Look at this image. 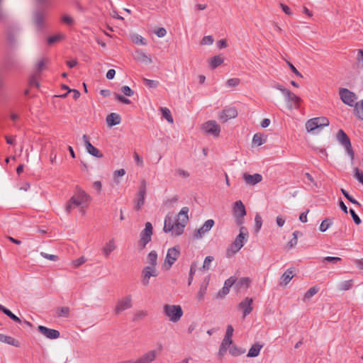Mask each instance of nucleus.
Returning <instances> with one entry per match:
<instances>
[{
    "label": "nucleus",
    "mask_w": 363,
    "mask_h": 363,
    "mask_svg": "<svg viewBox=\"0 0 363 363\" xmlns=\"http://www.w3.org/2000/svg\"><path fill=\"white\" fill-rule=\"evenodd\" d=\"M189 208L183 207L177 214V219L174 220L172 215H167L164 219L163 230L170 233L172 236H179L184 233V229L189 221Z\"/></svg>",
    "instance_id": "1"
},
{
    "label": "nucleus",
    "mask_w": 363,
    "mask_h": 363,
    "mask_svg": "<svg viewBox=\"0 0 363 363\" xmlns=\"http://www.w3.org/2000/svg\"><path fill=\"white\" fill-rule=\"evenodd\" d=\"M90 197L80 187L77 186L73 196L70 198L65 206V210L67 213H70L72 209L77 207L82 208L89 205Z\"/></svg>",
    "instance_id": "2"
},
{
    "label": "nucleus",
    "mask_w": 363,
    "mask_h": 363,
    "mask_svg": "<svg viewBox=\"0 0 363 363\" xmlns=\"http://www.w3.org/2000/svg\"><path fill=\"white\" fill-rule=\"evenodd\" d=\"M247 237L248 232L247 228L241 225L240 233L226 250V257L230 258L235 255L243 247Z\"/></svg>",
    "instance_id": "3"
},
{
    "label": "nucleus",
    "mask_w": 363,
    "mask_h": 363,
    "mask_svg": "<svg viewBox=\"0 0 363 363\" xmlns=\"http://www.w3.org/2000/svg\"><path fill=\"white\" fill-rule=\"evenodd\" d=\"M164 315L172 323H177L183 316L184 312L180 305L166 303L162 307Z\"/></svg>",
    "instance_id": "4"
},
{
    "label": "nucleus",
    "mask_w": 363,
    "mask_h": 363,
    "mask_svg": "<svg viewBox=\"0 0 363 363\" xmlns=\"http://www.w3.org/2000/svg\"><path fill=\"white\" fill-rule=\"evenodd\" d=\"M336 137L337 141L344 147L351 160H353L354 158V152L352 150L351 142L347 135L344 132L343 130L340 129L337 133Z\"/></svg>",
    "instance_id": "5"
},
{
    "label": "nucleus",
    "mask_w": 363,
    "mask_h": 363,
    "mask_svg": "<svg viewBox=\"0 0 363 363\" xmlns=\"http://www.w3.org/2000/svg\"><path fill=\"white\" fill-rule=\"evenodd\" d=\"M233 212L237 225L241 226L244 223V217L246 216V210L243 203L240 200L234 203Z\"/></svg>",
    "instance_id": "6"
},
{
    "label": "nucleus",
    "mask_w": 363,
    "mask_h": 363,
    "mask_svg": "<svg viewBox=\"0 0 363 363\" xmlns=\"http://www.w3.org/2000/svg\"><path fill=\"white\" fill-rule=\"evenodd\" d=\"M180 255L179 247H173L167 250L166 257L163 263V268L169 270L174 263L177 261Z\"/></svg>",
    "instance_id": "7"
},
{
    "label": "nucleus",
    "mask_w": 363,
    "mask_h": 363,
    "mask_svg": "<svg viewBox=\"0 0 363 363\" xmlns=\"http://www.w3.org/2000/svg\"><path fill=\"white\" fill-rule=\"evenodd\" d=\"M340 98L342 101L351 107H354L355 104L357 103V95L346 88H341L339 90Z\"/></svg>",
    "instance_id": "8"
},
{
    "label": "nucleus",
    "mask_w": 363,
    "mask_h": 363,
    "mask_svg": "<svg viewBox=\"0 0 363 363\" xmlns=\"http://www.w3.org/2000/svg\"><path fill=\"white\" fill-rule=\"evenodd\" d=\"M158 271L157 267L153 266H146L143 268L141 272V283L143 286H147L150 284L151 277H156L158 276Z\"/></svg>",
    "instance_id": "9"
},
{
    "label": "nucleus",
    "mask_w": 363,
    "mask_h": 363,
    "mask_svg": "<svg viewBox=\"0 0 363 363\" xmlns=\"http://www.w3.org/2000/svg\"><path fill=\"white\" fill-rule=\"evenodd\" d=\"M284 96H285V100L288 108L291 110L298 109L300 107L301 99L291 92L289 89L286 91V93L284 94Z\"/></svg>",
    "instance_id": "10"
},
{
    "label": "nucleus",
    "mask_w": 363,
    "mask_h": 363,
    "mask_svg": "<svg viewBox=\"0 0 363 363\" xmlns=\"http://www.w3.org/2000/svg\"><path fill=\"white\" fill-rule=\"evenodd\" d=\"M132 296L131 295H128L118 299L114 311L116 314H120L123 311L132 308Z\"/></svg>",
    "instance_id": "11"
},
{
    "label": "nucleus",
    "mask_w": 363,
    "mask_h": 363,
    "mask_svg": "<svg viewBox=\"0 0 363 363\" xmlns=\"http://www.w3.org/2000/svg\"><path fill=\"white\" fill-rule=\"evenodd\" d=\"M152 235V225L150 222L145 223V229L140 233V246L144 249L146 245L151 240Z\"/></svg>",
    "instance_id": "12"
},
{
    "label": "nucleus",
    "mask_w": 363,
    "mask_h": 363,
    "mask_svg": "<svg viewBox=\"0 0 363 363\" xmlns=\"http://www.w3.org/2000/svg\"><path fill=\"white\" fill-rule=\"evenodd\" d=\"M203 130L214 137H218L220 133V125L215 121H208L202 125Z\"/></svg>",
    "instance_id": "13"
},
{
    "label": "nucleus",
    "mask_w": 363,
    "mask_h": 363,
    "mask_svg": "<svg viewBox=\"0 0 363 363\" xmlns=\"http://www.w3.org/2000/svg\"><path fill=\"white\" fill-rule=\"evenodd\" d=\"M146 194V183L143 181L139 188L137 201H135V208L136 211H140L145 203V198Z\"/></svg>",
    "instance_id": "14"
},
{
    "label": "nucleus",
    "mask_w": 363,
    "mask_h": 363,
    "mask_svg": "<svg viewBox=\"0 0 363 363\" xmlns=\"http://www.w3.org/2000/svg\"><path fill=\"white\" fill-rule=\"evenodd\" d=\"M238 116V111L235 107H227L224 108L219 114V119L225 123L230 119Z\"/></svg>",
    "instance_id": "15"
},
{
    "label": "nucleus",
    "mask_w": 363,
    "mask_h": 363,
    "mask_svg": "<svg viewBox=\"0 0 363 363\" xmlns=\"http://www.w3.org/2000/svg\"><path fill=\"white\" fill-rule=\"evenodd\" d=\"M38 331L48 339L54 340L60 337V332L55 329L48 328L43 325H39Z\"/></svg>",
    "instance_id": "16"
},
{
    "label": "nucleus",
    "mask_w": 363,
    "mask_h": 363,
    "mask_svg": "<svg viewBox=\"0 0 363 363\" xmlns=\"http://www.w3.org/2000/svg\"><path fill=\"white\" fill-rule=\"evenodd\" d=\"M82 138L86 150L90 155L97 158H101L103 157V154L96 147L91 144L86 135H84Z\"/></svg>",
    "instance_id": "17"
},
{
    "label": "nucleus",
    "mask_w": 363,
    "mask_h": 363,
    "mask_svg": "<svg viewBox=\"0 0 363 363\" xmlns=\"http://www.w3.org/2000/svg\"><path fill=\"white\" fill-rule=\"evenodd\" d=\"M214 225V221L212 219L207 220L203 225L198 229L194 233V238L196 239L201 238L206 233L209 231Z\"/></svg>",
    "instance_id": "18"
},
{
    "label": "nucleus",
    "mask_w": 363,
    "mask_h": 363,
    "mask_svg": "<svg viewBox=\"0 0 363 363\" xmlns=\"http://www.w3.org/2000/svg\"><path fill=\"white\" fill-rule=\"evenodd\" d=\"M252 298L246 297L239 303L238 307L243 311V318H245L252 311Z\"/></svg>",
    "instance_id": "19"
},
{
    "label": "nucleus",
    "mask_w": 363,
    "mask_h": 363,
    "mask_svg": "<svg viewBox=\"0 0 363 363\" xmlns=\"http://www.w3.org/2000/svg\"><path fill=\"white\" fill-rule=\"evenodd\" d=\"M156 350H150L138 358L139 363H151L157 358Z\"/></svg>",
    "instance_id": "20"
},
{
    "label": "nucleus",
    "mask_w": 363,
    "mask_h": 363,
    "mask_svg": "<svg viewBox=\"0 0 363 363\" xmlns=\"http://www.w3.org/2000/svg\"><path fill=\"white\" fill-rule=\"evenodd\" d=\"M243 179L247 184L255 185L262 180V176L259 174H254L252 175L245 173L243 174Z\"/></svg>",
    "instance_id": "21"
},
{
    "label": "nucleus",
    "mask_w": 363,
    "mask_h": 363,
    "mask_svg": "<svg viewBox=\"0 0 363 363\" xmlns=\"http://www.w3.org/2000/svg\"><path fill=\"white\" fill-rule=\"evenodd\" d=\"M116 245L113 238L111 239L107 242L102 247V253L104 257H108L110 254L115 250Z\"/></svg>",
    "instance_id": "22"
},
{
    "label": "nucleus",
    "mask_w": 363,
    "mask_h": 363,
    "mask_svg": "<svg viewBox=\"0 0 363 363\" xmlns=\"http://www.w3.org/2000/svg\"><path fill=\"white\" fill-rule=\"evenodd\" d=\"M106 121L109 127H112L120 124L121 121V118L119 114L116 113H111L107 116Z\"/></svg>",
    "instance_id": "23"
},
{
    "label": "nucleus",
    "mask_w": 363,
    "mask_h": 363,
    "mask_svg": "<svg viewBox=\"0 0 363 363\" xmlns=\"http://www.w3.org/2000/svg\"><path fill=\"white\" fill-rule=\"evenodd\" d=\"M45 16L43 13L37 11L34 13L33 20L35 26L38 29H42L44 27Z\"/></svg>",
    "instance_id": "24"
},
{
    "label": "nucleus",
    "mask_w": 363,
    "mask_h": 363,
    "mask_svg": "<svg viewBox=\"0 0 363 363\" xmlns=\"http://www.w3.org/2000/svg\"><path fill=\"white\" fill-rule=\"evenodd\" d=\"M294 277V269L293 268H289L281 276V284H283L284 286L287 285L289 281L292 279Z\"/></svg>",
    "instance_id": "25"
},
{
    "label": "nucleus",
    "mask_w": 363,
    "mask_h": 363,
    "mask_svg": "<svg viewBox=\"0 0 363 363\" xmlns=\"http://www.w3.org/2000/svg\"><path fill=\"white\" fill-rule=\"evenodd\" d=\"M0 342L6 343L10 345L15 346L16 347L20 346L19 342L16 340L15 338L5 335L4 334L0 333Z\"/></svg>",
    "instance_id": "26"
},
{
    "label": "nucleus",
    "mask_w": 363,
    "mask_h": 363,
    "mask_svg": "<svg viewBox=\"0 0 363 363\" xmlns=\"http://www.w3.org/2000/svg\"><path fill=\"white\" fill-rule=\"evenodd\" d=\"M135 58L142 62H145L146 64H150L152 62V59L148 57L143 51L141 50H137L135 51Z\"/></svg>",
    "instance_id": "27"
},
{
    "label": "nucleus",
    "mask_w": 363,
    "mask_h": 363,
    "mask_svg": "<svg viewBox=\"0 0 363 363\" xmlns=\"http://www.w3.org/2000/svg\"><path fill=\"white\" fill-rule=\"evenodd\" d=\"M263 347V345H260L259 343L254 344L250 348L247 356L248 357H257L260 352L261 349Z\"/></svg>",
    "instance_id": "28"
},
{
    "label": "nucleus",
    "mask_w": 363,
    "mask_h": 363,
    "mask_svg": "<svg viewBox=\"0 0 363 363\" xmlns=\"http://www.w3.org/2000/svg\"><path fill=\"white\" fill-rule=\"evenodd\" d=\"M354 114L359 120L363 121V99L355 104Z\"/></svg>",
    "instance_id": "29"
},
{
    "label": "nucleus",
    "mask_w": 363,
    "mask_h": 363,
    "mask_svg": "<svg viewBox=\"0 0 363 363\" xmlns=\"http://www.w3.org/2000/svg\"><path fill=\"white\" fill-rule=\"evenodd\" d=\"M207 287H208V282H203L201 284L199 289L197 292V295H196V299L198 300V301L201 302L204 300L205 295H206V291H207Z\"/></svg>",
    "instance_id": "30"
},
{
    "label": "nucleus",
    "mask_w": 363,
    "mask_h": 363,
    "mask_svg": "<svg viewBox=\"0 0 363 363\" xmlns=\"http://www.w3.org/2000/svg\"><path fill=\"white\" fill-rule=\"evenodd\" d=\"M224 61L223 57L220 55H216L209 60V65L211 69H216Z\"/></svg>",
    "instance_id": "31"
},
{
    "label": "nucleus",
    "mask_w": 363,
    "mask_h": 363,
    "mask_svg": "<svg viewBox=\"0 0 363 363\" xmlns=\"http://www.w3.org/2000/svg\"><path fill=\"white\" fill-rule=\"evenodd\" d=\"M65 35L63 34V33H57L56 35H54L52 36H50L49 38H48L47 39V43L49 45H52L56 43H58L61 40H62L63 39H65Z\"/></svg>",
    "instance_id": "32"
},
{
    "label": "nucleus",
    "mask_w": 363,
    "mask_h": 363,
    "mask_svg": "<svg viewBox=\"0 0 363 363\" xmlns=\"http://www.w3.org/2000/svg\"><path fill=\"white\" fill-rule=\"evenodd\" d=\"M0 311H2L5 315H6L8 317H9L13 321L19 323H21V319L18 316H16L10 310L5 308L1 304H0Z\"/></svg>",
    "instance_id": "33"
},
{
    "label": "nucleus",
    "mask_w": 363,
    "mask_h": 363,
    "mask_svg": "<svg viewBox=\"0 0 363 363\" xmlns=\"http://www.w3.org/2000/svg\"><path fill=\"white\" fill-rule=\"evenodd\" d=\"M267 140L266 136L261 133H256L252 138V143L255 145L260 146L265 143Z\"/></svg>",
    "instance_id": "34"
},
{
    "label": "nucleus",
    "mask_w": 363,
    "mask_h": 363,
    "mask_svg": "<svg viewBox=\"0 0 363 363\" xmlns=\"http://www.w3.org/2000/svg\"><path fill=\"white\" fill-rule=\"evenodd\" d=\"M148 266H153L157 267V253L156 251H151L147 255Z\"/></svg>",
    "instance_id": "35"
},
{
    "label": "nucleus",
    "mask_w": 363,
    "mask_h": 363,
    "mask_svg": "<svg viewBox=\"0 0 363 363\" xmlns=\"http://www.w3.org/2000/svg\"><path fill=\"white\" fill-rule=\"evenodd\" d=\"M130 39L135 44L137 45H147V40L142 37L140 35L138 34H132L130 35Z\"/></svg>",
    "instance_id": "36"
},
{
    "label": "nucleus",
    "mask_w": 363,
    "mask_h": 363,
    "mask_svg": "<svg viewBox=\"0 0 363 363\" xmlns=\"http://www.w3.org/2000/svg\"><path fill=\"white\" fill-rule=\"evenodd\" d=\"M306 128L308 132H311V131L315 130V129L320 128V127H319L318 123L316 122L315 119H314V118H313L308 120L306 123Z\"/></svg>",
    "instance_id": "37"
},
{
    "label": "nucleus",
    "mask_w": 363,
    "mask_h": 363,
    "mask_svg": "<svg viewBox=\"0 0 363 363\" xmlns=\"http://www.w3.org/2000/svg\"><path fill=\"white\" fill-rule=\"evenodd\" d=\"M353 286V280H346L344 281H342L339 285V289L341 291H347L350 290Z\"/></svg>",
    "instance_id": "38"
},
{
    "label": "nucleus",
    "mask_w": 363,
    "mask_h": 363,
    "mask_svg": "<svg viewBox=\"0 0 363 363\" xmlns=\"http://www.w3.org/2000/svg\"><path fill=\"white\" fill-rule=\"evenodd\" d=\"M333 224L332 220L330 218H325L323 220L320 225L319 230L320 232H325Z\"/></svg>",
    "instance_id": "39"
},
{
    "label": "nucleus",
    "mask_w": 363,
    "mask_h": 363,
    "mask_svg": "<svg viewBox=\"0 0 363 363\" xmlns=\"http://www.w3.org/2000/svg\"><path fill=\"white\" fill-rule=\"evenodd\" d=\"M250 282L251 281L248 277H242L238 280L237 286L239 289H242L243 287L248 288Z\"/></svg>",
    "instance_id": "40"
},
{
    "label": "nucleus",
    "mask_w": 363,
    "mask_h": 363,
    "mask_svg": "<svg viewBox=\"0 0 363 363\" xmlns=\"http://www.w3.org/2000/svg\"><path fill=\"white\" fill-rule=\"evenodd\" d=\"M162 116L169 122L172 123L174 122L171 112L167 108H161Z\"/></svg>",
    "instance_id": "41"
},
{
    "label": "nucleus",
    "mask_w": 363,
    "mask_h": 363,
    "mask_svg": "<svg viewBox=\"0 0 363 363\" xmlns=\"http://www.w3.org/2000/svg\"><path fill=\"white\" fill-rule=\"evenodd\" d=\"M319 291V288L316 286H313L310 288L305 294L304 298L305 299H310L312 298L315 294H316Z\"/></svg>",
    "instance_id": "42"
},
{
    "label": "nucleus",
    "mask_w": 363,
    "mask_h": 363,
    "mask_svg": "<svg viewBox=\"0 0 363 363\" xmlns=\"http://www.w3.org/2000/svg\"><path fill=\"white\" fill-rule=\"evenodd\" d=\"M125 174V170L124 169H120L114 171L113 172V179L116 184H118L120 183L119 177H122Z\"/></svg>",
    "instance_id": "43"
},
{
    "label": "nucleus",
    "mask_w": 363,
    "mask_h": 363,
    "mask_svg": "<svg viewBox=\"0 0 363 363\" xmlns=\"http://www.w3.org/2000/svg\"><path fill=\"white\" fill-rule=\"evenodd\" d=\"M245 352V350H242L240 348H238L237 346L235 345H233L232 346L230 350H229V352L231 355L233 356H235V357H237V356H239L242 354H244Z\"/></svg>",
    "instance_id": "44"
},
{
    "label": "nucleus",
    "mask_w": 363,
    "mask_h": 363,
    "mask_svg": "<svg viewBox=\"0 0 363 363\" xmlns=\"http://www.w3.org/2000/svg\"><path fill=\"white\" fill-rule=\"evenodd\" d=\"M314 119H315L320 128L329 125V120L325 117H317L314 118Z\"/></svg>",
    "instance_id": "45"
},
{
    "label": "nucleus",
    "mask_w": 363,
    "mask_h": 363,
    "mask_svg": "<svg viewBox=\"0 0 363 363\" xmlns=\"http://www.w3.org/2000/svg\"><path fill=\"white\" fill-rule=\"evenodd\" d=\"M213 259L214 258L212 256L206 257L204 259L202 269L206 271L210 269L211 264L213 261Z\"/></svg>",
    "instance_id": "46"
},
{
    "label": "nucleus",
    "mask_w": 363,
    "mask_h": 363,
    "mask_svg": "<svg viewBox=\"0 0 363 363\" xmlns=\"http://www.w3.org/2000/svg\"><path fill=\"white\" fill-rule=\"evenodd\" d=\"M255 231L258 232L262 225V219L259 214L257 213L255 217Z\"/></svg>",
    "instance_id": "47"
},
{
    "label": "nucleus",
    "mask_w": 363,
    "mask_h": 363,
    "mask_svg": "<svg viewBox=\"0 0 363 363\" xmlns=\"http://www.w3.org/2000/svg\"><path fill=\"white\" fill-rule=\"evenodd\" d=\"M143 82L150 88H157L159 85V82L156 80L148 79L143 78Z\"/></svg>",
    "instance_id": "48"
},
{
    "label": "nucleus",
    "mask_w": 363,
    "mask_h": 363,
    "mask_svg": "<svg viewBox=\"0 0 363 363\" xmlns=\"http://www.w3.org/2000/svg\"><path fill=\"white\" fill-rule=\"evenodd\" d=\"M354 177L363 184V172L358 167L354 169Z\"/></svg>",
    "instance_id": "49"
},
{
    "label": "nucleus",
    "mask_w": 363,
    "mask_h": 363,
    "mask_svg": "<svg viewBox=\"0 0 363 363\" xmlns=\"http://www.w3.org/2000/svg\"><path fill=\"white\" fill-rule=\"evenodd\" d=\"M240 83V79L238 78H231L228 79L226 84L229 87H235Z\"/></svg>",
    "instance_id": "50"
},
{
    "label": "nucleus",
    "mask_w": 363,
    "mask_h": 363,
    "mask_svg": "<svg viewBox=\"0 0 363 363\" xmlns=\"http://www.w3.org/2000/svg\"><path fill=\"white\" fill-rule=\"evenodd\" d=\"M58 316L67 317L69 314V308L68 307H61L57 311Z\"/></svg>",
    "instance_id": "51"
},
{
    "label": "nucleus",
    "mask_w": 363,
    "mask_h": 363,
    "mask_svg": "<svg viewBox=\"0 0 363 363\" xmlns=\"http://www.w3.org/2000/svg\"><path fill=\"white\" fill-rule=\"evenodd\" d=\"M86 262L84 257H80L79 258L72 261V264L74 268H77Z\"/></svg>",
    "instance_id": "52"
},
{
    "label": "nucleus",
    "mask_w": 363,
    "mask_h": 363,
    "mask_svg": "<svg viewBox=\"0 0 363 363\" xmlns=\"http://www.w3.org/2000/svg\"><path fill=\"white\" fill-rule=\"evenodd\" d=\"M121 92L127 96H132L133 91L128 86H123L121 89Z\"/></svg>",
    "instance_id": "53"
},
{
    "label": "nucleus",
    "mask_w": 363,
    "mask_h": 363,
    "mask_svg": "<svg viewBox=\"0 0 363 363\" xmlns=\"http://www.w3.org/2000/svg\"><path fill=\"white\" fill-rule=\"evenodd\" d=\"M48 62L46 58L40 60L36 65V69L38 72H41L45 69V64Z\"/></svg>",
    "instance_id": "54"
},
{
    "label": "nucleus",
    "mask_w": 363,
    "mask_h": 363,
    "mask_svg": "<svg viewBox=\"0 0 363 363\" xmlns=\"http://www.w3.org/2000/svg\"><path fill=\"white\" fill-rule=\"evenodd\" d=\"M148 313L146 311H140L138 312H137L135 315V320H142L143 318H145L146 316H147Z\"/></svg>",
    "instance_id": "55"
},
{
    "label": "nucleus",
    "mask_w": 363,
    "mask_h": 363,
    "mask_svg": "<svg viewBox=\"0 0 363 363\" xmlns=\"http://www.w3.org/2000/svg\"><path fill=\"white\" fill-rule=\"evenodd\" d=\"M43 257L48 259V260H50V261H57V259H58V257L55 255H49V254H47L44 252H41L40 254Z\"/></svg>",
    "instance_id": "56"
},
{
    "label": "nucleus",
    "mask_w": 363,
    "mask_h": 363,
    "mask_svg": "<svg viewBox=\"0 0 363 363\" xmlns=\"http://www.w3.org/2000/svg\"><path fill=\"white\" fill-rule=\"evenodd\" d=\"M61 20L62 23L67 24L69 26H72L74 23L73 18L68 15L62 16Z\"/></svg>",
    "instance_id": "57"
},
{
    "label": "nucleus",
    "mask_w": 363,
    "mask_h": 363,
    "mask_svg": "<svg viewBox=\"0 0 363 363\" xmlns=\"http://www.w3.org/2000/svg\"><path fill=\"white\" fill-rule=\"evenodd\" d=\"M214 40L211 35H206L202 38L201 44L202 45H212Z\"/></svg>",
    "instance_id": "58"
},
{
    "label": "nucleus",
    "mask_w": 363,
    "mask_h": 363,
    "mask_svg": "<svg viewBox=\"0 0 363 363\" xmlns=\"http://www.w3.org/2000/svg\"><path fill=\"white\" fill-rule=\"evenodd\" d=\"M350 213L354 220V222L357 224V225H359L361 223H362V220L361 219L359 218V217L356 214V213L354 212V211L353 209H350Z\"/></svg>",
    "instance_id": "59"
},
{
    "label": "nucleus",
    "mask_w": 363,
    "mask_h": 363,
    "mask_svg": "<svg viewBox=\"0 0 363 363\" xmlns=\"http://www.w3.org/2000/svg\"><path fill=\"white\" fill-rule=\"evenodd\" d=\"M134 160L136 162V164L140 166H143V158L136 152H135L133 154Z\"/></svg>",
    "instance_id": "60"
},
{
    "label": "nucleus",
    "mask_w": 363,
    "mask_h": 363,
    "mask_svg": "<svg viewBox=\"0 0 363 363\" xmlns=\"http://www.w3.org/2000/svg\"><path fill=\"white\" fill-rule=\"evenodd\" d=\"M115 98L125 104H129L130 103V101L128 99L118 94H115Z\"/></svg>",
    "instance_id": "61"
},
{
    "label": "nucleus",
    "mask_w": 363,
    "mask_h": 363,
    "mask_svg": "<svg viewBox=\"0 0 363 363\" xmlns=\"http://www.w3.org/2000/svg\"><path fill=\"white\" fill-rule=\"evenodd\" d=\"M230 291V289L227 286H224L218 292L217 297L222 298L226 296Z\"/></svg>",
    "instance_id": "62"
},
{
    "label": "nucleus",
    "mask_w": 363,
    "mask_h": 363,
    "mask_svg": "<svg viewBox=\"0 0 363 363\" xmlns=\"http://www.w3.org/2000/svg\"><path fill=\"white\" fill-rule=\"evenodd\" d=\"M155 33L157 35V37L162 38L166 35L167 30L164 28H159L155 31Z\"/></svg>",
    "instance_id": "63"
},
{
    "label": "nucleus",
    "mask_w": 363,
    "mask_h": 363,
    "mask_svg": "<svg viewBox=\"0 0 363 363\" xmlns=\"http://www.w3.org/2000/svg\"><path fill=\"white\" fill-rule=\"evenodd\" d=\"M357 60L359 65L363 67V50H358Z\"/></svg>",
    "instance_id": "64"
}]
</instances>
